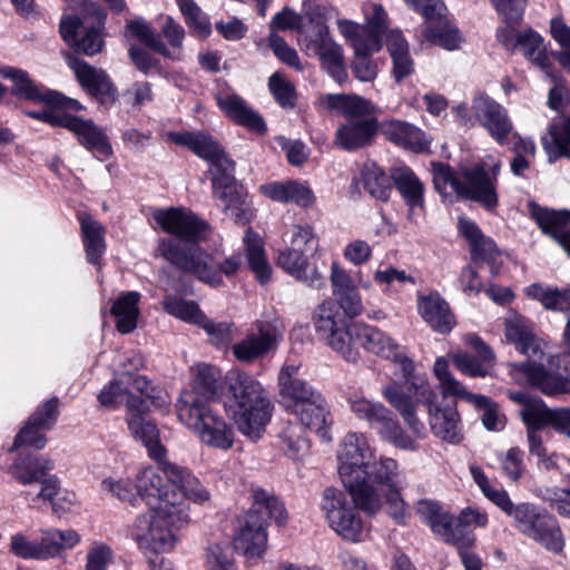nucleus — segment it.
<instances>
[{"label": "nucleus", "mask_w": 570, "mask_h": 570, "mask_svg": "<svg viewBox=\"0 0 570 570\" xmlns=\"http://www.w3.org/2000/svg\"><path fill=\"white\" fill-rule=\"evenodd\" d=\"M199 327L203 328L210 344L217 347H227L238 335V327L233 322H216L209 320L206 315Z\"/></svg>", "instance_id": "13d9d810"}, {"label": "nucleus", "mask_w": 570, "mask_h": 570, "mask_svg": "<svg viewBox=\"0 0 570 570\" xmlns=\"http://www.w3.org/2000/svg\"><path fill=\"white\" fill-rule=\"evenodd\" d=\"M433 373L439 381L442 394L465 400L481 412L480 419L488 431L499 432L505 428L507 419L498 403L485 395L469 392L449 370V362L444 356L435 360Z\"/></svg>", "instance_id": "a211bd4d"}, {"label": "nucleus", "mask_w": 570, "mask_h": 570, "mask_svg": "<svg viewBox=\"0 0 570 570\" xmlns=\"http://www.w3.org/2000/svg\"><path fill=\"white\" fill-rule=\"evenodd\" d=\"M206 568L207 570H238L229 547L219 543L208 547Z\"/></svg>", "instance_id": "338daca9"}, {"label": "nucleus", "mask_w": 570, "mask_h": 570, "mask_svg": "<svg viewBox=\"0 0 570 570\" xmlns=\"http://www.w3.org/2000/svg\"><path fill=\"white\" fill-rule=\"evenodd\" d=\"M87 262L101 269L100 259L105 253V227L91 215H79Z\"/></svg>", "instance_id": "ea45409f"}, {"label": "nucleus", "mask_w": 570, "mask_h": 570, "mask_svg": "<svg viewBox=\"0 0 570 570\" xmlns=\"http://www.w3.org/2000/svg\"><path fill=\"white\" fill-rule=\"evenodd\" d=\"M417 312L432 330L441 334L450 333L455 326L449 304L438 292L419 295Z\"/></svg>", "instance_id": "2f4dec72"}, {"label": "nucleus", "mask_w": 570, "mask_h": 570, "mask_svg": "<svg viewBox=\"0 0 570 570\" xmlns=\"http://www.w3.org/2000/svg\"><path fill=\"white\" fill-rule=\"evenodd\" d=\"M459 233L469 243L473 261L494 264L499 250L494 242L485 236L478 224L466 217H460L458 222Z\"/></svg>", "instance_id": "72a5a7b5"}, {"label": "nucleus", "mask_w": 570, "mask_h": 570, "mask_svg": "<svg viewBox=\"0 0 570 570\" xmlns=\"http://www.w3.org/2000/svg\"><path fill=\"white\" fill-rule=\"evenodd\" d=\"M10 552L24 560H48L52 558V550L47 547L43 533L39 541H31L20 532L13 534L10 540Z\"/></svg>", "instance_id": "603ef678"}, {"label": "nucleus", "mask_w": 570, "mask_h": 570, "mask_svg": "<svg viewBox=\"0 0 570 570\" xmlns=\"http://www.w3.org/2000/svg\"><path fill=\"white\" fill-rule=\"evenodd\" d=\"M164 137L166 141L185 147L208 163L213 194L222 200L225 213L235 223L246 224L252 219V202L235 183V164L213 136L203 131H166Z\"/></svg>", "instance_id": "39448f33"}, {"label": "nucleus", "mask_w": 570, "mask_h": 570, "mask_svg": "<svg viewBox=\"0 0 570 570\" xmlns=\"http://www.w3.org/2000/svg\"><path fill=\"white\" fill-rule=\"evenodd\" d=\"M248 267L259 283L265 284L272 275V267L267 261L262 237L247 228L243 238Z\"/></svg>", "instance_id": "a18cd8bd"}, {"label": "nucleus", "mask_w": 570, "mask_h": 570, "mask_svg": "<svg viewBox=\"0 0 570 570\" xmlns=\"http://www.w3.org/2000/svg\"><path fill=\"white\" fill-rule=\"evenodd\" d=\"M529 212L542 232H549L554 225H564L570 222V210H550L530 202Z\"/></svg>", "instance_id": "e2e57ef3"}, {"label": "nucleus", "mask_w": 570, "mask_h": 570, "mask_svg": "<svg viewBox=\"0 0 570 570\" xmlns=\"http://www.w3.org/2000/svg\"><path fill=\"white\" fill-rule=\"evenodd\" d=\"M511 375L520 384L527 383L546 395L570 394V355H556L549 360V370L541 365H515Z\"/></svg>", "instance_id": "6ab92c4d"}, {"label": "nucleus", "mask_w": 570, "mask_h": 570, "mask_svg": "<svg viewBox=\"0 0 570 570\" xmlns=\"http://www.w3.org/2000/svg\"><path fill=\"white\" fill-rule=\"evenodd\" d=\"M419 40L422 45L428 42L449 51L459 49L464 41L459 29L445 21L444 18L428 22L422 29Z\"/></svg>", "instance_id": "a19ab883"}, {"label": "nucleus", "mask_w": 570, "mask_h": 570, "mask_svg": "<svg viewBox=\"0 0 570 570\" xmlns=\"http://www.w3.org/2000/svg\"><path fill=\"white\" fill-rule=\"evenodd\" d=\"M126 392L122 395L127 407V423L134 436L141 441L151 459L161 461L166 454L165 448L159 442V431L156 424L146 420L142 414L150 406L166 409L169 396L163 389L153 385L145 376L127 375Z\"/></svg>", "instance_id": "9d476101"}, {"label": "nucleus", "mask_w": 570, "mask_h": 570, "mask_svg": "<svg viewBox=\"0 0 570 570\" xmlns=\"http://www.w3.org/2000/svg\"><path fill=\"white\" fill-rule=\"evenodd\" d=\"M46 543L52 550V558L60 556L62 550L71 549L80 542V535L75 530L49 529L43 531Z\"/></svg>", "instance_id": "69168bd1"}, {"label": "nucleus", "mask_w": 570, "mask_h": 570, "mask_svg": "<svg viewBox=\"0 0 570 570\" xmlns=\"http://www.w3.org/2000/svg\"><path fill=\"white\" fill-rule=\"evenodd\" d=\"M216 101L224 115L236 125L259 135L266 132L267 127L263 117L240 96L220 92L216 96Z\"/></svg>", "instance_id": "c756f323"}, {"label": "nucleus", "mask_w": 570, "mask_h": 570, "mask_svg": "<svg viewBox=\"0 0 570 570\" xmlns=\"http://www.w3.org/2000/svg\"><path fill=\"white\" fill-rule=\"evenodd\" d=\"M451 360L455 367L465 375L472 377H485L491 375L495 356L494 354L470 355L466 352H455L451 354Z\"/></svg>", "instance_id": "8fccbe9b"}, {"label": "nucleus", "mask_w": 570, "mask_h": 570, "mask_svg": "<svg viewBox=\"0 0 570 570\" xmlns=\"http://www.w3.org/2000/svg\"><path fill=\"white\" fill-rule=\"evenodd\" d=\"M497 37L507 49L519 50L537 67L543 70L548 68L543 38L538 32L531 29L515 31L512 28H502L498 30Z\"/></svg>", "instance_id": "bb28decb"}, {"label": "nucleus", "mask_w": 570, "mask_h": 570, "mask_svg": "<svg viewBox=\"0 0 570 570\" xmlns=\"http://www.w3.org/2000/svg\"><path fill=\"white\" fill-rule=\"evenodd\" d=\"M283 449L288 456H303L309 448L305 429L299 423H288L281 434Z\"/></svg>", "instance_id": "bf43d9fd"}, {"label": "nucleus", "mask_w": 570, "mask_h": 570, "mask_svg": "<svg viewBox=\"0 0 570 570\" xmlns=\"http://www.w3.org/2000/svg\"><path fill=\"white\" fill-rule=\"evenodd\" d=\"M45 107L39 111H29L28 116L42 120L52 126L63 127L76 134L80 142L89 150L95 153L96 157L104 159L107 155V141L105 135L99 131L91 121L82 120L79 117L61 112L53 106L43 104Z\"/></svg>", "instance_id": "4be33fe9"}, {"label": "nucleus", "mask_w": 570, "mask_h": 570, "mask_svg": "<svg viewBox=\"0 0 570 570\" xmlns=\"http://www.w3.org/2000/svg\"><path fill=\"white\" fill-rule=\"evenodd\" d=\"M303 14L309 20L311 28L301 30V45L308 55L318 57L322 68L337 83L347 80L342 46L334 40L325 21L316 17L308 1L303 3Z\"/></svg>", "instance_id": "dca6fc26"}, {"label": "nucleus", "mask_w": 570, "mask_h": 570, "mask_svg": "<svg viewBox=\"0 0 570 570\" xmlns=\"http://www.w3.org/2000/svg\"><path fill=\"white\" fill-rule=\"evenodd\" d=\"M470 473L483 495L511 517L520 532L552 552L563 549V537L553 517L530 503L513 504L508 492L493 487L480 466L470 465Z\"/></svg>", "instance_id": "0eeeda50"}, {"label": "nucleus", "mask_w": 570, "mask_h": 570, "mask_svg": "<svg viewBox=\"0 0 570 570\" xmlns=\"http://www.w3.org/2000/svg\"><path fill=\"white\" fill-rule=\"evenodd\" d=\"M164 474L174 487L181 491L186 499L198 504L210 499L208 489L187 469L174 463H165Z\"/></svg>", "instance_id": "e433bc0d"}, {"label": "nucleus", "mask_w": 570, "mask_h": 570, "mask_svg": "<svg viewBox=\"0 0 570 570\" xmlns=\"http://www.w3.org/2000/svg\"><path fill=\"white\" fill-rule=\"evenodd\" d=\"M186 31L181 24L171 17H166L165 23L157 36L155 52L171 61H183L185 59L183 43Z\"/></svg>", "instance_id": "58836bf2"}, {"label": "nucleus", "mask_w": 570, "mask_h": 570, "mask_svg": "<svg viewBox=\"0 0 570 570\" xmlns=\"http://www.w3.org/2000/svg\"><path fill=\"white\" fill-rule=\"evenodd\" d=\"M364 189L374 198L386 202L392 193L391 178L375 163L364 164L361 171Z\"/></svg>", "instance_id": "09e8293b"}, {"label": "nucleus", "mask_w": 570, "mask_h": 570, "mask_svg": "<svg viewBox=\"0 0 570 570\" xmlns=\"http://www.w3.org/2000/svg\"><path fill=\"white\" fill-rule=\"evenodd\" d=\"M139 301L140 294L132 291L120 294L114 302L111 314L118 333L129 334L136 330L140 314Z\"/></svg>", "instance_id": "79ce46f5"}, {"label": "nucleus", "mask_w": 570, "mask_h": 570, "mask_svg": "<svg viewBox=\"0 0 570 570\" xmlns=\"http://www.w3.org/2000/svg\"><path fill=\"white\" fill-rule=\"evenodd\" d=\"M320 105L345 118L334 134L338 148L354 151L372 144L379 122L371 100L354 94H326L320 97Z\"/></svg>", "instance_id": "1a4fd4ad"}, {"label": "nucleus", "mask_w": 570, "mask_h": 570, "mask_svg": "<svg viewBox=\"0 0 570 570\" xmlns=\"http://www.w3.org/2000/svg\"><path fill=\"white\" fill-rule=\"evenodd\" d=\"M69 12L60 21V33L69 47L87 56L104 47V11L88 0H65Z\"/></svg>", "instance_id": "f8f14e48"}, {"label": "nucleus", "mask_w": 570, "mask_h": 570, "mask_svg": "<svg viewBox=\"0 0 570 570\" xmlns=\"http://www.w3.org/2000/svg\"><path fill=\"white\" fill-rule=\"evenodd\" d=\"M163 308L176 318L196 326L204 322L205 314L200 311L197 303L193 301L167 295L163 301Z\"/></svg>", "instance_id": "6e6d98bb"}, {"label": "nucleus", "mask_w": 570, "mask_h": 570, "mask_svg": "<svg viewBox=\"0 0 570 570\" xmlns=\"http://www.w3.org/2000/svg\"><path fill=\"white\" fill-rule=\"evenodd\" d=\"M504 334L509 343L529 356L541 357L543 342L534 334L533 325L520 314L511 312L504 320Z\"/></svg>", "instance_id": "cd10ccee"}, {"label": "nucleus", "mask_w": 570, "mask_h": 570, "mask_svg": "<svg viewBox=\"0 0 570 570\" xmlns=\"http://www.w3.org/2000/svg\"><path fill=\"white\" fill-rule=\"evenodd\" d=\"M374 282L383 287V291H391L394 284L404 286L406 284L415 285L416 279L405 269H400L393 265H386L383 268H377L373 275Z\"/></svg>", "instance_id": "680f3d73"}, {"label": "nucleus", "mask_w": 570, "mask_h": 570, "mask_svg": "<svg viewBox=\"0 0 570 570\" xmlns=\"http://www.w3.org/2000/svg\"><path fill=\"white\" fill-rule=\"evenodd\" d=\"M189 521L188 509H154L139 515L132 527V538L144 553H166L178 542V532Z\"/></svg>", "instance_id": "ddd939ff"}, {"label": "nucleus", "mask_w": 570, "mask_h": 570, "mask_svg": "<svg viewBox=\"0 0 570 570\" xmlns=\"http://www.w3.org/2000/svg\"><path fill=\"white\" fill-rule=\"evenodd\" d=\"M351 412L358 419L365 421L372 429L381 432H389L393 426V413L381 402L368 400L361 395L348 399Z\"/></svg>", "instance_id": "473e14b6"}, {"label": "nucleus", "mask_w": 570, "mask_h": 570, "mask_svg": "<svg viewBox=\"0 0 570 570\" xmlns=\"http://www.w3.org/2000/svg\"><path fill=\"white\" fill-rule=\"evenodd\" d=\"M502 473L511 481H518L525 471L523 452L519 448H511L505 452L497 453Z\"/></svg>", "instance_id": "0e129e2a"}, {"label": "nucleus", "mask_w": 570, "mask_h": 570, "mask_svg": "<svg viewBox=\"0 0 570 570\" xmlns=\"http://www.w3.org/2000/svg\"><path fill=\"white\" fill-rule=\"evenodd\" d=\"M153 218L163 232L175 236L159 240L161 257L212 286L220 284L219 274L208 265L209 256L197 245L205 237V222L181 207L156 209Z\"/></svg>", "instance_id": "20e7f679"}, {"label": "nucleus", "mask_w": 570, "mask_h": 570, "mask_svg": "<svg viewBox=\"0 0 570 570\" xmlns=\"http://www.w3.org/2000/svg\"><path fill=\"white\" fill-rule=\"evenodd\" d=\"M295 414L299 419V424L304 429H308L323 439H330L327 433V410L325 407L324 399H320L307 403V405L297 410Z\"/></svg>", "instance_id": "3c124183"}, {"label": "nucleus", "mask_w": 570, "mask_h": 570, "mask_svg": "<svg viewBox=\"0 0 570 570\" xmlns=\"http://www.w3.org/2000/svg\"><path fill=\"white\" fill-rule=\"evenodd\" d=\"M391 177L409 207V217L420 214L424 209V186L417 176L407 167H396Z\"/></svg>", "instance_id": "f704fd0d"}, {"label": "nucleus", "mask_w": 570, "mask_h": 570, "mask_svg": "<svg viewBox=\"0 0 570 570\" xmlns=\"http://www.w3.org/2000/svg\"><path fill=\"white\" fill-rule=\"evenodd\" d=\"M472 110L475 124L482 126L498 144H504L513 129L507 109L488 95L480 92L472 100Z\"/></svg>", "instance_id": "393cba45"}, {"label": "nucleus", "mask_w": 570, "mask_h": 570, "mask_svg": "<svg viewBox=\"0 0 570 570\" xmlns=\"http://www.w3.org/2000/svg\"><path fill=\"white\" fill-rule=\"evenodd\" d=\"M337 462L342 483L362 511L375 514L385 507L397 523L405 522L407 504L401 494L405 473L396 460L376 456L365 434L350 432L340 444Z\"/></svg>", "instance_id": "f257e3e1"}, {"label": "nucleus", "mask_w": 570, "mask_h": 570, "mask_svg": "<svg viewBox=\"0 0 570 570\" xmlns=\"http://www.w3.org/2000/svg\"><path fill=\"white\" fill-rule=\"evenodd\" d=\"M0 76L12 81V94L19 98L33 102H41L53 106L55 109L65 112L66 109L80 110L82 106L76 99L62 96L58 91L47 89L36 83L27 71L11 67L1 66Z\"/></svg>", "instance_id": "5701e85b"}, {"label": "nucleus", "mask_w": 570, "mask_h": 570, "mask_svg": "<svg viewBox=\"0 0 570 570\" xmlns=\"http://www.w3.org/2000/svg\"><path fill=\"white\" fill-rule=\"evenodd\" d=\"M501 167L500 158L488 155L473 167H462L458 173L449 165L433 163L432 175L439 191L450 187L460 198L475 202L488 212H494L499 206L497 187Z\"/></svg>", "instance_id": "6e6552de"}, {"label": "nucleus", "mask_w": 570, "mask_h": 570, "mask_svg": "<svg viewBox=\"0 0 570 570\" xmlns=\"http://www.w3.org/2000/svg\"><path fill=\"white\" fill-rule=\"evenodd\" d=\"M363 23L347 18H337L336 30L343 39L356 40V46L383 47L384 36L389 30L390 18L385 8L374 1H365L361 7Z\"/></svg>", "instance_id": "aec40b11"}, {"label": "nucleus", "mask_w": 570, "mask_h": 570, "mask_svg": "<svg viewBox=\"0 0 570 570\" xmlns=\"http://www.w3.org/2000/svg\"><path fill=\"white\" fill-rule=\"evenodd\" d=\"M382 394L417 438H423L425 432L424 424L416 416V406L423 403L428 406L429 424L434 436L450 444H459L463 440L456 406L435 405L436 392L425 380L416 379L403 385L391 383L382 390Z\"/></svg>", "instance_id": "423d86ee"}, {"label": "nucleus", "mask_w": 570, "mask_h": 570, "mask_svg": "<svg viewBox=\"0 0 570 570\" xmlns=\"http://www.w3.org/2000/svg\"><path fill=\"white\" fill-rule=\"evenodd\" d=\"M283 323L274 320H257L244 337L232 345L234 357L246 364H252L277 350L284 338Z\"/></svg>", "instance_id": "412c9836"}, {"label": "nucleus", "mask_w": 570, "mask_h": 570, "mask_svg": "<svg viewBox=\"0 0 570 570\" xmlns=\"http://www.w3.org/2000/svg\"><path fill=\"white\" fill-rule=\"evenodd\" d=\"M53 463L43 455L27 454L14 460L9 471L22 485L41 481L47 472L52 470Z\"/></svg>", "instance_id": "37998d69"}, {"label": "nucleus", "mask_w": 570, "mask_h": 570, "mask_svg": "<svg viewBox=\"0 0 570 570\" xmlns=\"http://www.w3.org/2000/svg\"><path fill=\"white\" fill-rule=\"evenodd\" d=\"M416 514L419 518L430 525L432 531L439 535L444 542L453 541L455 524L454 515L444 511L438 501L430 499H422L416 503Z\"/></svg>", "instance_id": "c9c22d12"}, {"label": "nucleus", "mask_w": 570, "mask_h": 570, "mask_svg": "<svg viewBox=\"0 0 570 570\" xmlns=\"http://www.w3.org/2000/svg\"><path fill=\"white\" fill-rule=\"evenodd\" d=\"M347 46L354 51V58L352 61V71L356 79L363 82H371L376 78L377 67L375 61L371 58L372 55L379 52L382 47L376 46L371 48L366 45L356 46V40L344 39Z\"/></svg>", "instance_id": "de8ad7c7"}, {"label": "nucleus", "mask_w": 570, "mask_h": 570, "mask_svg": "<svg viewBox=\"0 0 570 570\" xmlns=\"http://www.w3.org/2000/svg\"><path fill=\"white\" fill-rule=\"evenodd\" d=\"M384 39L393 62L394 78L397 82H401L414 71V62L410 55L409 42L399 29L387 31Z\"/></svg>", "instance_id": "4c0bfd02"}, {"label": "nucleus", "mask_w": 570, "mask_h": 570, "mask_svg": "<svg viewBox=\"0 0 570 570\" xmlns=\"http://www.w3.org/2000/svg\"><path fill=\"white\" fill-rule=\"evenodd\" d=\"M525 295L539 301L547 309L566 312L570 309V291H560L546 287L540 284H531L525 289Z\"/></svg>", "instance_id": "864d4df0"}, {"label": "nucleus", "mask_w": 570, "mask_h": 570, "mask_svg": "<svg viewBox=\"0 0 570 570\" xmlns=\"http://www.w3.org/2000/svg\"><path fill=\"white\" fill-rule=\"evenodd\" d=\"M67 62L87 92L102 101L107 89V76L105 71L90 67L83 60H80L71 53L67 55Z\"/></svg>", "instance_id": "49530a36"}, {"label": "nucleus", "mask_w": 570, "mask_h": 570, "mask_svg": "<svg viewBox=\"0 0 570 570\" xmlns=\"http://www.w3.org/2000/svg\"><path fill=\"white\" fill-rule=\"evenodd\" d=\"M456 521L452 527L454 532L453 541L449 542L450 544H459L463 543H472L474 540L473 534L468 530V525H475L479 528H484L488 524V517L485 513L481 512L476 508L468 507L463 509L459 517H454Z\"/></svg>", "instance_id": "5fc2aeb1"}, {"label": "nucleus", "mask_w": 570, "mask_h": 570, "mask_svg": "<svg viewBox=\"0 0 570 570\" xmlns=\"http://www.w3.org/2000/svg\"><path fill=\"white\" fill-rule=\"evenodd\" d=\"M520 415L528 430H539L551 425L553 409H549L542 400L533 397L525 407L521 409Z\"/></svg>", "instance_id": "052dcab7"}, {"label": "nucleus", "mask_w": 570, "mask_h": 570, "mask_svg": "<svg viewBox=\"0 0 570 570\" xmlns=\"http://www.w3.org/2000/svg\"><path fill=\"white\" fill-rule=\"evenodd\" d=\"M259 191L273 202L294 204L303 208L313 207L316 203V197L311 186L302 180L271 181L261 185Z\"/></svg>", "instance_id": "c85d7f7f"}, {"label": "nucleus", "mask_w": 570, "mask_h": 570, "mask_svg": "<svg viewBox=\"0 0 570 570\" xmlns=\"http://www.w3.org/2000/svg\"><path fill=\"white\" fill-rule=\"evenodd\" d=\"M284 504L263 490L254 492V502L240 522L235 537V547L249 561L261 559L267 549L266 520L274 519L277 524L286 520Z\"/></svg>", "instance_id": "9b49d317"}, {"label": "nucleus", "mask_w": 570, "mask_h": 570, "mask_svg": "<svg viewBox=\"0 0 570 570\" xmlns=\"http://www.w3.org/2000/svg\"><path fill=\"white\" fill-rule=\"evenodd\" d=\"M279 393L287 405L293 407L294 412L322 396L303 380L285 382L284 385L279 386Z\"/></svg>", "instance_id": "4d7b16f0"}, {"label": "nucleus", "mask_w": 570, "mask_h": 570, "mask_svg": "<svg viewBox=\"0 0 570 570\" xmlns=\"http://www.w3.org/2000/svg\"><path fill=\"white\" fill-rule=\"evenodd\" d=\"M268 88L275 100L283 108H291L295 105L294 86L279 72H275L269 77Z\"/></svg>", "instance_id": "774afa93"}, {"label": "nucleus", "mask_w": 570, "mask_h": 570, "mask_svg": "<svg viewBox=\"0 0 570 570\" xmlns=\"http://www.w3.org/2000/svg\"><path fill=\"white\" fill-rule=\"evenodd\" d=\"M542 147L551 164L563 157L570 158V116L550 125L542 137Z\"/></svg>", "instance_id": "c03bdc74"}, {"label": "nucleus", "mask_w": 570, "mask_h": 570, "mask_svg": "<svg viewBox=\"0 0 570 570\" xmlns=\"http://www.w3.org/2000/svg\"><path fill=\"white\" fill-rule=\"evenodd\" d=\"M314 228L307 224H292L282 235L283 248L278 250L277 264L288 275L304 285L320 289L325 286L324 275L309 263L306 247L316 242Z\"/></svg>", "instance_id": "2eb2a0df"}, {"label": "nucleus", "mask_w": 570, "mask_h": 570, "mask_svg": "<svg viewBox=\"0 0 570 570\" xmlns=\"http://www.w3.org/2000/svg\"><path fill=\"white\" fill-rule=\"evenodd\" d=\"M313 325L318 340L347 362H356L360 358L358 347H363L372 354L392 360L401 368L406 380L404 384L416 380L413 376L414 364L403 346L375 326L347 323L340 316L336 305L331 299L324 301L315 308Z\"/></svg>", "instance_id": "7ed1b4c3"}, {"label": "nucleus", "mask_w": 570, "mask_h": 570, "mask_svg": "<svg viewBox=\"0 0 570 570\" xmlns=\"http://www.w3.org/2000/svg\"><path fill=\"white\" fill-rule=\"evenodd\" d=\"M320 507L330 529L342 540L358 543L366 539L370 528L358 512L362 509L351 494L348 497L342 490L326 488Z\"/></svg>", "instance_id": "f3484780"}, {"label": "nucleus", "mask_w": 570, "mask_h": 570, "mask_svg": "<svg viewBox=\"0 0 570 570\" xmlns=\"http://www.w3.org/2000/svg\"><path fill=\"white\" fill-rule=\"evenodd\" d=\"M57 403L58 401L56 399H51L37 409L17 434L10 451H16L23 445L37 450H41L46 446V433L52 429L57 420Z\"/></svg>", "instance_id": "a878e982"}, {"label": "nucleus", "mask_w": 570, "mask_h": 570, "mask_svg": "<svg viewBox=\"0 0 570 570\" xmlns=\"http://www.w3.org/2000/svg\"><path fill=\"white\" fill-rule=\"evenodd\" d=\"M194 381L190 390L204 403L220 397L226 414L246 438L261 439L265 426L271 420L273 405L261 382L244 372H229L224 380L222 393L218 392V380L222 373L218 367L202 363L193 367Z\"/></svg>", "instance_id": "f03ea898"}, {"label": "nucleus", "mask_w": 570, "mask_h": 570, "mask_svg": "<svg viewBox=\"0 0 570 570\" xmlns=\"http://www.w3.org/2000/svg\"><path fill=\"white\" fill-rule=\"evenodd\" d=\"M176 410L179 421L190 429L203 444L222 451L233 448L235 434L232 426L197 395L181 393Z\"/></svg>", "instance_id": "4468645a"}, {"label": "nucleus", "mask_w": 570, "mask_h": 570, "mask_svg": "<svg viewBox=\"0 0 570 570\" xmlns=\"http://www.w3.org/2000/svg\"><path fill=\"white\" fill-rule=\"evenodd\" d=\"M381 131L392 144L414 153H424L430 147V138L419 127L401 119L383 120Z\"/></svg>", "instance_id": "7c9ffc66"}, {"label": "nucleus", "mask_w": 570, "mask_h": 570, "mask_svg": "<svg viewBox=\"0 0 570 570\" xmlns=\"http://www.w3.org/2000/svg\"><path fill=\"white\" fill-rule=\"evenodd\" d=\"M159 468H144L136 479V491L151 510L185 508L187 507L176 492L173 490V483L164 474V464Z\"/></svg>", "instance_id": "b1692460"}]
</instances>
